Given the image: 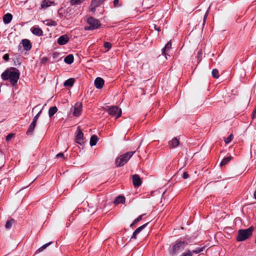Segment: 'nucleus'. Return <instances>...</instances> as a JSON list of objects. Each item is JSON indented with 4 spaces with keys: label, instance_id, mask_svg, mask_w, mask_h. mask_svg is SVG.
<instances>
[{
    "label": "nucleus",
    "instance_id": "f3484780",
    "mask_svg": "<svg viewBox=\"0 0 256 256\" xmlns=\"http://www.w3.org/2000/svg\"><path fill=\"white\" fill-rule=\"evenodd\" d=\"M172 48V43L170 41L168 42L162 50V53L166 56V58L167 59L166 56V52L170 50Z\"/></svg>",
    "mask_w": 256,
    "mask_h": 256
},
{
    "label": "nucleus",
    "instance_id": "f03ea898",
    "mask_svg": "<svg viewBox=\"0 0 256 256\" xmlns=\"http://www.w3.org/2000/svg\"><path fill=\"white\" fill-rule=\"evenodd\" d=\"M254 230V226H250L246 229H240L238 232L236 240L238 242L244 241L250 238Z\"/></svg>",
    "mask_w": 256,
    "mask_h": 256
},
{
    "label": "nucleus",
    "instance_id": "72a5a7b5",
    "mask_svg": "<svg viewBox=\"0 0 256 256\" xmlns=\"http://www.w3.org/2000/svg\"><path fill=\"white\" fill-rule=\"evenodd\" d=\"M233 138V135L232 134H230L228 137L224 140V142L226 144H229L232 140Z\"/></svg>",
    "mask_w": 256,
    "mask_h": 256
},
{
    "label": "nucleus",
    "instance_id": "393cba45",
    "mask_svg": "<svg viewBox=\"0 0 256 256\" xmlns=\"http://www.w3.org/2000/svg\"><path fill=\"white\" fill-rule=\"evenodd\" d=\"M58 111V108L56 106H52L48 110V115L50 117L54 116Z\"/></svg>",
    "mask_w": 256,
    "mask_h": 256
},
{
    "label": "nucleus",
    "instance_id": "a211bd4d",
    "mask_svg": "<svg viewBox=\"0 0 256 256\" xmlns=\"http://www.w3.org/2000/svg\"><path fill=\"white\" fill-rule=\"evenodd\" d=\"M179 144V140L176 138H173L169 142V145L172 148H174L178 146Z\"/></svg>",
    "mask_w": 256,
    "mask_h": 256
},
{
    "label": "nucleus",
    "instance_id": "4468645a",
    "mask_svg": "<svg viewBox=\"0 0 256 256\" xmlns=\"http://www.w3.org/2000/svg\"><path fill=\"white\" fill-rule=\"evenodd\" d=\"M132 182L134 186H139L142 184V180L138 174H134L132 176Z\"/></svg>",
    "mask_w": 256,
    "mask_h": 256
},
{
    "label": "nucleus",
    "instance_id": "1a4fd4ad",
    "mask_svg": "<svg viewBox=\"0 0 256 256\" xmlns=\"http://www.w3.org/2000/svg\"><path fill=\"white\" fill-rule=\"evenodd\" d=\"M76 142L81 145L84 143V134L79 128H78L76 130Z\"/></svg>",
    "mask_w": 256,
    "mask_h": 256
},
{
    "label": "nucleus",
    "instance_id": "a18cd8bd",
    "mask_svg": "<svg viewBox=\"0 0 256 256\" xmlns=\"http://www.w3.org/2000/svg\"><path fill=\"white\" fill-rule=\"evenodd\" d=\"M118 4V0H114V6H116Z\"/></svg>",
    "mask_w": 256,
    "mask_h": 256
},
{
    "label": "nucleus",
    "instance_id": "9d476101",
    "mask_svg": "<svg viewBox=\"0 0 256 256\" xmlns=\"http://www.w3.org/2000/svg\"><path fill=\"white\" fill-rule=\"evenodd\" d=\"M69 37L66 34H64L60 36L58 39V43L60 45H64L68 42Z\"/></svg>",
    "mask_w": 256,
    "mask_h": 256
},
{
    "label": "nucleus",
    "instance_id": "423d86ee",
    "mask_svg": "<svg viewBox=\"0 0 256 256\" xmlns=\"http://www.w3.org/2000/svg\"><path fill=\"white\" fill-rule=\"evenodd\" d=\"M88 23L90 26L86 28V30H92L98 28L100 26V22L99 20L92 18H88Z\"/></svg>",
    "mask_w": 256,
    "mask_h": 256
},
{
    "label": "nucleus",
    "instance_id": "e433bc0d",
    "mask_svg": "<svg viewBox=\"0 0 256 256\" xmlns=\"http://www.w3.org/2000/svg\"><path fill=\"white\" fill-rule=\"evenodd\" d=\"M14 134L12 133L8 134L6 137V140L7 141L10 140L14 137Z\"/></svg>",
    "mask_w": 256,
    "mask_h": 256
},
{
    "label": "nucleus",
    "instance_id": "ea45409f",
    "mask_svg": "<svg viewBox=\"0 0 256 256\" xmlns=\"http://www.w3.org/2000/svg\"><path fill=\"white\" fill-rule=\"evenodd\" d=\"M50 242L47 243L44 245H43L41 248H39V250L42 251L44 249H45L48 245H50Z\"/></svg>",
    "mask_w": 256,
    "mask_h": 256
},
{
    "label": "nucleus",
    "instance_id": "a878e982",
    "mask_svg": "<svg viewBox=\"0 0 256 256\" xmlns=\"http://www.w3.org/2000/svg\"><path fill=\"white\" fill-rule=\"evenodd\" d=\"M44 22L48 26H56L57 25V22L52 20H46Z\"/></svg>",
    "mask_w": 256,
    "mask_h": 256
},
{
    "label": "nucleus",
    "instance_id": "f8f14e48",
    "mask_svg": "<svg viewBox=\"0 0 256 256\" xmlns=\"http://www.w3.org/2000/svg\"><path fill=\"white\" fill-rule=\"evenodd\" d=\"M22 44L24 50L28 51L32 48L30 41L28 39H24L22 41Z\"/></svg>",
    "mask_w": 256,
    "mask_h": 256
},
{
    "label": "nucleus",
    "instance_id": "c9c22d12",
    "mask_svg": "<svg viewBox=\"0 0 256 256\" xmlns=\"http://www.w3.org/2000/svg\"><path fill=\"white\" fill-rule=\"evenodd\" d=\"M41 112H42V111H41V110H40V111L38 112V114H36V116L34 118H33V120H32V121H33V122H37L38 119V117H39L40 115V114Z\"/></svg>",
    "mask_w": 256,
    "mask_h": 256
},
{
    "label": "nucleus",
    "instance_id": "c03bdc74",
    "mask_svg": "<svg viewBox=\"0 0 256 256\" xmlns=\"http://www.w3.org/2000/svg\"><path fill=\"white\" fill-rule=\"evenodd\" d=\"M208 11H207L205 14H204V22H203V25H204L206 23V18H207V16H208Z\"/></svg>",
    "mask_w": 256,
    "mask_h": 256
},
{
    "label": "nucleus",
    "instance_id": "f257e3e1",
    "mask_svg": "<svg viewBox=\"0 0 256 256\" xmlns=\"http://www.w3.org/2000/svg\"><path fill=\"white\" fill-rule=\"evenodd\" d=\"M20 76L18 70L15 68H10L2 73L1 78L4 80H8L13 86H16L20 78Z\"/></svg>",
    "mask_w": 256,
    "mask_h": 256
},
{
    "label": "nucleus",
    "instance_id": "39448f33",
    "mask_svg": "<svg viewBox=\"0 0 256 256\" xmlns=\"http://www.w3.org/2000/svg\"><path fill=\"white\" fill-rule=\"evenodd\" d=\"M108 112L110 115L118 118L122 114V110L116 106H110L108 108Z\"/></svg>",
    "mask_w": 256,
    "mask_h": 256
},
{
    "label": "nucleus",
    "instance_id": "0eeeda50",
    "mask_svg": "<svg viewBox=\"0 0 256 256\" xmlns=\"http://www.w3.org/2000/svg\"><path fill=\"white\" fill-rule=\"evenodd\" d=\"M82 111V104L81 103H76L72 108L71 112H72L73 114L76 116H79Z\"/></svg>",
    "mask_w": 256,
    "mask_h": 256
},
{
    "label": "nucleus",
    "instance_id": "6ab92c4d",
    "mask_svg": "<svg viewBox=\"0 0 256 256\" xmlns=\"http://www.w3.org/2000/svg\"><path fill=\"white\" fill-rule=\"evenodd\" d=\"M12 18V14L8 13L4 15L3 17L4 22V24H8L11 22Z\"/></svg>",
    "mask_w": 256,
    "mask_h": 256
},
{
    "label": "nucleus",
    "instance_id": "c85d7f7f",
    "mask_svg": "<svg viewBox=\"0 0 256 256\" xmlns=\"http://www.w3.org/2000/svg\"><path fill=\"white\" fill-rule=\"evenodd\" d=\"M192 252L190 250L187 249L186 251L183 252L181 256H192Z\"/></svg>",
    "mask_w": 256,
    "mask_h": 256
},
{
    "label": "nucleus",
    "instance_id": "bb28decb",
    "mask_svg": "<svg viewBox=\"0 0 256 256\" xmlns=\"http://www.w3.org/2000/svg\"><path fill=\"white\" fill-rule=\"evenodd\" d=\"M231 160V156H227L223 158L221 162L220 165V166L226 164Z\"/></svg>",
    "mask_w": 256,
    "mask_h": 256
},
{
    "label": "nucleus",
    "instance_id": "9b49d317",
    "mask_svg": "<svg viewBox=\"0 0 256 256\" xmlns=\"http://www.w3.org/2000/svg\"><path fill=\"white\" fill-rule=\"evenodd\" d=\"M104 80L101 78H97L94 80L95 86L98 89L102 88L104 85Z\"/></svg>",
    "mask_w": 256,
    "mask_h": 256
},
{
    "label": "nucleus",
    "instance_id": "2f4dec72",
    "mask_svg": "<svg viewBox=\"0 0 256 256\" xmlns=\"http://www.w3.org/2000/svg\"><path fill=\"white\" fill-rule=\"evenodd\" d=\"M204 248V246L200 248H196V250H194L192 252L194 254H198L203 251Z\"/></svg>",
    "mask_w": 256,
    "mask_h": 256
},
{
    "label": "nucleus",
    "instance_id": "20e7f679",
    "mask_svg": "<svg viewBox=\"0 0 256 256\" xmlns=\"http://www.w3.org/2000/svg\"><path fill=\"white\" fill-rule=\"evenodd\" d=\"M188 244V242L185 241H176L172 247V254H176L181 252Z\"/></svg>",
    "mask_w": 256,
    "mask_h": 256
},
{
    "label": "nucleus",
    "instance_id": "aec40b11",
    "mask_svg": "<svg viewBox=\"0 0 256 256\" xmlns=\"http://www.w3.org/2000/svg\"><path fill=\"white\" fill-rule=\"evenodd\" d=\"M74 59L72 54H68L64 58V61L66 64H70L73 62Z\"/></svg>",
    "mask_w": 256,
    "mask_h": 256
},
{
    "label": "nucleus",
    "instance_id": "ddd939ff",
    "mask_svg": "<svg viewBox=\"0 0 256 256\" xmlns=\"http://www.w3.org/2000/svg\"><path fill=\"white\" fill-rule=\"evenodd\" d=\"M30 30L32 33L36 36H41L43 34L42 30L38 27L33 26Z\"/></svg>",
    "mask_w": 256,
    "mask_h": 256
},
{
    "label": "nucleus",
    "instance_id": "49530a36",
    "mask_svg": "<svg viewBox=\"0 0 256 256\" xmlns=\"http://www.w3.org/2000/svg\"><path fill=\"white\" fill-rule=\"evenodd\" d=\"M154 28L156 29V30L158 32L160 30V28H157L156 25H154Z\"/></svg>",
    "mask_w": 256,
    "mask_h": 256
},
{
    "label": "nucleus",
    "instance_id": "8fccbe9b",
    "mask_svg": "<svg viewBox=\"0 0 256 256\" xmlns=\"http://www.w3.org/2000/svg\"><path fill=\"white\" fill-rule=\"evenodd\" d=\"M0 155H2V153H1V152H0Z\"/></svg>",
    "mask_w": 256,
    "mask_h": 256
},
{
    "label": "nucleus",
    "instance_id": "a19ab883",
    "mask_svg": "<svg viewBox=\"0 0 256 256\" xmlns=\"http://www.w3.org/2000/svg\"><path fill=\"white\" fill-rule=\"evenodd\" d=\"M3 58L5 61L8 62L9 60V54H5L3 56Z\"/></svg>",
    "mask_w": 256,
    "mask_h": 256
},
{
    "label": "nucleus",
    "instance_id": "b1692460",
    "mask_svg": "<svg viewBox=\"0 0 256 256\" xmlns=\"http://www.w3.org/2000/svg\"><path fill=\"white\" fill-rule=\"evenodd\" d=\"M74 82V80L73 78H70L66 80L64 84L65 86H72Z\"/></svg>",
    "mask_w": 256,
    "mask_h": 256
},
{
    "label": "nucleus",
    "instance_id": "6e6552de",
    "mask_svg": "<svg viewBox=\"0 0 256 256\" xmlns=\"http://www.w3.org/2000/svg\"><path fill=\"white\" fill-rule=\"evenodd\" d=\"M106 0H92L90 6V11L94 12L96 8L100 6Z\"/></svg>",
    "mask_w": 256,
    "mask_h": 256
},
{
    "label": "nucleus",
    "instance_id": "cd10ccee",
    "mask_svg": "<svg viewBox=\"0 0 256 256\" xmlns=\"http://www.w3.org/2000/svg\"><path fill=\"white\" fill-rule=\"evenodd\" d=\"M85 0H70V4L72 5H78L80 4Z\"/></svg>",
    "mask_w": 256,
    "mask_h": 256
},
{
    "label": "nucleus",
    "instance_id": "412c9836",
    "mask_svg": "<svg viewBox=\"0 0 256 256\" xmlns=\"http://www.w3.org/2000/svg\"><path fill=\"white\" fill-rule=\"evenodd\" d=\"M98 140V138L96 135L92 136L90 139V145L92 146H95Z\"/></svg>",
    "mask_w": 256,
    "mask_h": 256
},
{
    "label": "nucleus",
    "instance_id": "7ed1b4c3",
    "mask_svg": "<svg viewBox=\"0 0 256 256\" xmlns=\"http://www.w3.org/2000/svg\"><path fill=\"white\" fill-rule=\"evenodd\" d=\"M134 153L135 151L125 153L124 154H122L119 157L117 158L115 161L116 166L117 167L123 166L128 162V160L130 158L132 157V156L134 155Z\"/></svg>",
    "mask_w": 256,
    "mask_h": 256
},
{
    "label": "nucleus",
    "instance_id": "4c0bfd02",
    "mask_svg": "<svg viewBox=\"0 0 256 256\" xmlns=\"http://www.w3.org/2000/svg\"><path fill=\"white\" fill-rule=\"evenodd\" d=\"M50 242L47 243L44 245H43L41 248H39V250L42 251L44 249H45L48 245H50Z\"/></svg>",
    "mask_w": 256,
    "mask_h": 256
},
{
    "label": "nucleus",
    "instance_id": "de8ad7c7",
    "mask_svg": "<svg viewBox=\"0 0 256 256\" xmlns=\"http://www.w3.org/2000/svg\"><path fill=\"white\" fill-rule=\"evenodd\" d=\"M135 224H134V222L130 224V226H132Z\"/></svg>",
    "mask_w": 256,
    "mask_h": 256
},
{
    "label": "nucleus",
    "instance_id": "2eb2a0df",
    "mask_svg": "<svg viewBox=\"0 0 256 256\" xmlns=\"http://www.w3.org/2000/svg\"><path fill=\"white\" fill-rule=\"evenodd\" d=\"M148 224V223H146L137 228L133 232L132 236L131 237V239H136V236L140 232L142 231V230L146 227Z\"/></svg>",
    "mask_w": 256,
    "mask_h": 256
},
{
    "label": "nucleus",
    "instance_id": "37998d69",
    "mask_svg": "<svg viewBox=\"0 0 256 256\" xmlns=\"http://www.w3.org/2000/svg\"><path fill=\"white\" fill-rule=\"evenodd\" d=\"M57 158H61L63 160L64 159V154L62 153H59L56 155Z\"/></svg>",
    "mask_w": 256,
    "mask_h": 256
},
{
    "label": "nucleus",
    "instance_id": "7c9ffc66",
    "mask_svg": "<svg viewBox=\"0 0 256 256\" xmlns=\"http://www.w3.org/2000/svg\"><path fill=\"white\" fill-rule=\"evenodd\" d=\"M14 220H10L6 222V224L5 225V227L6 228H10Z\"/></svg>",
    "mask_w": 256,
    "mask_h": 256
},
{
    "label": "nucleus",
    "instance_id": "c756f323",
    "mask_svg": "<svg viewBox=\"0 0 256 256\" xmlns=\"http://www.w3.org/2000/svg\"><path fill=\"white\" fill-rule=\"evenodd\" d=\"M214 78H218L219 77L218 71L217 69H214L212 72Z\"/></svg>",
    "mask_w": 256,
    "mask_h": 256
},
{
    "label": "nucleus",
    "instance_id": "09e8293b",
    "mask_svg": "<svg viewBox=\"0 0 256 256\" xmlns=\"http://www.w3.org/2000/svg\"><path fill=\"white\" fill-rule=\"evenodd\" d=\"M254 198L256 200V195L254 194Z\"/></svg>",
    "mask_w": 256,
    "mask_h": 256
},
{
    "label": "nucleus",
    "instance_id": "79ce46f5",
    "mask_svg": "<svg viewBox=\"0 0 256 256\" xmlns=\"http://www.w3.org/2000/svg\"><path fill=\"white\" fill-rule=\"evenodd\" d=\"M189 176V175L186 172H184L183 173V174H182V177L184 178V179H186L188 178Z\"/></svg>",
    "mask_w": 256,
    "mask_h": 256
},
{
    "label": "nucleus",
    "instance_id": "58836bf2",
    "mask_svg": "<svg viewBox=\"0 0 256 256\" xmlns=\"http://www.w3.org/2000/svg\"><path fill=\"white\" fill-rule=\"evenodd\" d=\"M50 242L47 243L44 245H43L41 248H39V250L42 251L44 249H45L48 245H50Z\"/></svg>",
    "mask_w": 256,
    "mask_h": 256
},
{
    "label": "nucleus",
    "instance_id": "4be33fe9",
    "mask_svg": "<svg viewBox=\"0 0 256 256\" xmlns=\"http://www.w3.org/2000/svg\"><path fill=\"white\" fill-rule=\"evenodd\" d=\"M52 4V2L49 0H43L41 4V7L42 8H46L50 6Z\"/></svg>",
    "mask_w": 256,
    "mask_h": 256
},
{
    "label": "nucleus",
    "instance_id": "f704fd0d",
    "mask_svg": "<svg viewBox=\"0 0 256 256\" xmlns=\"http://www.w3.org/2000/svg\"><path fill=\"white\" fill-rule=\"evenodd\" d=\"M144 215V214H142L140 216H138L134 220V224H136L137 222H138L139 221H140L142 218V216Z\"/></svg>",
    "mask_w": 256,
    "mask_h": 256
},
{
    "label": "nucleus",
    "instance_id": "5701e85b",
    "mask_svg": "<svg viewBox=\"0 0 256 256\" xmlns=\"http://www.w3.org/2000/svg\"><path fill=\"white\" fill-rule=\"evenodd\" d=\"M125 202V198L123 196H118L114 201L115 204H118L120 203H124Z\"/></svg>",
    "mask_w": 256,
    "mask_h": 256
},
{
    "label": "nucleus",
    "instance_id": "473e14b6",
    "mask_svg": "<svg viewBox=\"0 0 256 256\" xmlns=\"http://www.w3.org/2000/svg\"><path fill=\"white\" fill-rule=\"evenodd\" d=\"M104 47L106 49V51H108L111 48L112 44L108 42H105L104 43Z\"/></svg>",
    "mask_w": 256,
    "mask_h": 256
},
{
    "label": "nucleus",
    "instance_id": "dca6fc26",
    "mask_svg": "<svg viewBox=\"0 0 256 256\" xmlns=\"http://www.w3.org/2000/svg\"><path fill=\"white\" fill-rule=\"evenodd\" d=\"M36 122L32 121V122L30 124V125L26 131V134H28V135H32V132H33L34 130V128L36 126Z\"/></svg>",
    "mask_w": 256,
    "mask_h": 256
}]
</instances>
